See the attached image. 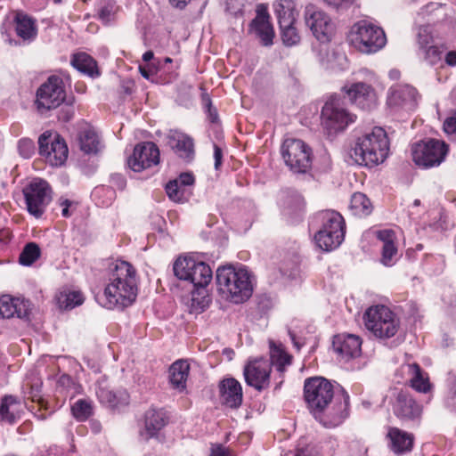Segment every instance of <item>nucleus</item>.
Returning a JSON list of instances; mask_svg holds the SVG:
<instances>
[{"mask_svg":"<svg viewBox=\"0 0 456 456\" xmlns=\"http://www.w3.org/2000/svg\"><path fill=\"white\" fill-rule=\"evenodd\" d=\"M315 242L319 248L325 251L337 248L344 240V236L336 234V232L320 230L314 236Z\"/></svg>","mask_w":456,"mask_h":456,"instance_id":"36","label":"nucleus"},{"mask_svg":"<svg viewBox=\"0 0 456 456\" xmlns=\"http://www.w3.org/2000/svg\"><path fill=\"white\" fill-rule=\"evenodd\" d=\"M71 411L76 419L85 421L93 414V407L89 401L79 399L72 405Z\"/></svg>","mask_w":456,"mask_h":456,"instance_id":"42","label":"nucleus"},{"mask_svg":"<svg viewBox=\"0 0 456 456\" xmlns=\"http://www.w3.org/2000/svg\"><path fill=\"white\" fill-rule=\"evenodd\" d=\"M305 22L318 41L326 43L331 39L334 26L324 12L316 9L314 5L306 6Z\"/></svg>","mask_w":456,"mask_h":456,"instance_id":"14","label":"nucleus"},{"mask_svg":"<svg viewBox=\"0 0 456 456\" xmlns=\"http://www.w3.org/2000/svg\"><path fill=\"white\" fill-rule=\"evenodd\" d=\"M377 238L383 243L380 262L386 266H393L398 259L396 235L393 230L385 229L377 232Z\"/></svg>","mask_w":456,"mask_h":456,"instance_id":"23","label":"nucleus"},{"mask_svg":"<svg viewBox=\"0 0 456 456\" xmlns=\"http://www.w3.org/2000/svg\"><path fill=\"white\" fill-rule=\"evenodd\" d=\"M273 9L279 26L288 27L296 23L298 12L293 0H277L273 4Z\"/></svg>","mask_w":456,"mask_h":456,"instance_id":"29","label":"nucleus"},{"mask_svg":"<svg viewBox=\"0 0 456 456\" xmlns=\"http://www.w3.org/2000/svg\"><path fill=\"white\" fill-rule=\"evenodd\" d=\"M39 154L53 167H60L68 159L65 141L57 134L45 131L38 138Z\"/></svg>","mask_w":456,"mask_h":456,"instance_id":"12","label":"nucleus"},{"mask_svg":"<svg viewBox=\"0 0 456 456\" xmlns=\"http://www.w3.org/2000/svg\"><path fill=\"white\" fill-rule=\"evenodd\" d=\"M26 387L28 389V398L33 402L40 403L42 381L39 379H35L32 381H28Z\"/></svg>","mask_w":456,"mask_h":456,"instance_id":"48","label":"nucleus"},{"mask_svg":"<svg viewBox=\"0 0 456 456\" xmlns=\"http://www.w3.org/2000/svg\"><path fill=\"white\" fill-rule=\"evenodd\" d=\"M348 40L362 53H374L382 49L387 43L384 30L365 20H361L351 28Z\"/></svg>","mask_w":456,"mask_h":456,"instance_id":"7","label":"nucleus"},{"mask_svg":"<svg viewBox=\"0 0 456 456\" xmlns=\"http://www.w3.org/2000/svg\"><path fill=\"white\" fill-rule=\"evenodd\" d=\"M444 132L456 139V112L445 119L444 123Z\"/></svg>","mask_w":456,"mask_h":456,"instance_id":"51","label":"nucleus"},{"mask_svg":"<svg viewBox=\"0 0 456 456\" xmlns=\"http://www.w3.org/2000/svg\"><path fill=\"white\" fill-rule=\"evenodd\" d=\"M389 77L393 80H396L400 77V71L397 69H392L389 71Z\"/></svg>","mask_w":456,"mask_h":456,"instance_id":"64","label":"nucleus"},{"mask_svg":"<svg viewBox=\"0 0 456 456\" xmlns=\"http://www.w3.org/2000/svg\"><path fill=\"white\" fill-rule=\"evenodd\" d=\"M322 118L325 128L336 133L354 122L355 116L347 111L341 97L332 95L322 107Z\"/></svg>","mask_w":456,"mask_h":456,"instance_id":"11","label":"nucleus"},{"mask_svg":"<svg viewBox=\"0 0 456 456\" xmlns=\"http://www.w3.org/2000/svg\"><path fill=\"white\" fill-rule=\"evenodd\" d=\"M400 370L406 376V382L415 391L427 394L432 389L428 373L422 370L419 364H403L401 366Z\"/></svg>","mask_w":456,"mask_h":456,"instance_id":"21","label":"nucleus"},{"mask_svg":"<svg viewBox=\"0 0 456 456\" xmlns=\"http://www.w3.org/2000/svg\"><path fill=\"white\" fill-rule=\"evenodd\" d=\"M175 181L183 187L184 188L185 186H190V185H192L194 183V176L191 173H183L179 175V177L177 179H175Z\"/></svg>","mask_w":456,"mask_h":456,"instance_id":"52","label":"nucleus"},{"mask_svg":"<svg viewBox=\"0 0 456 456\" xmlns=\"http://www.w3.org/2000/svg\"><path fill=\"white\" fill-rule=\"evenodd\" d=\"M185 281H190L195 288H205L212 280V270L208 265L198 261L195 268Z\"/></svg>","mask_w":456,"mask_h":456,"instance_id":"33","label":"nucleus"},{"mask_svg":"<svg viewBox=\"0 0 456 456\" xmlns=\"http://www.w3.org/2000/svg\"><path fill=\"white\" fill-rule=\"evenodd\" d=\"M295 456H316V455L314 454L313 448L307 446L303 449H297Z\"/></svg>","mask_w":456,"mask_h":456,"instance_id":"60","label":"nucleus"},{"mask_svg":"<svg viewBox=\"0 0 456 456\" xmlns=\"http://www.w3.org/2000/svg\"><path fill=\"white\" fill-rule=\"evenodd\" d=\"M198 261L190 256L179 257L174 264V273L179 280L185 281L190 277Z\"/></svg>","mask_w":456,"mask_h":456,"instance_id":"40","label":"nucleus"},{"mask_svg":"<svg viewBox=\"0 0 456 456\" xmlns=\"http://www.w3.org/2000/svg\"><path fill=\"white\" fill-rule=\"evenodd\" d=\"M304 395L311 413L325 428H335L345 419L343 411L330 407L333 385L326 379L314 377L305 381Z\"/></svg>","mask_w":456,"mask_h":456,"instance_id":"2","label":"nucleus"},{"mask_svg":"<svg viewBox=\"0 0 456 456\" xmlns=\"http://www.w3.org/2000/svg\"><path fill=\"white\" fill-rule=\"evenodd\" d=\"M387 438L391 450L396 454H403L412 449L414 437L410 433L397 428H390Z\"/></svg>","mask_w":456,"mask_h":456,"instance_id":"27","label":"nucleus"},{"mask_svg":"<svg viewBox=\"0 0 456 456\" xmlns=\"http://www.w3.org/2000/svg\"><path fill=\"white\" fill-rule=\"evenodd\" d=\"M216 279L218 292L224 298L232 303H243L253 293L251 275L243 266H221L216 270Z\"/></svg>","mask_w":456,"mask_h":456,"instance_id":"4","label":"nucleus"},{"mask_svg":"<svg viewBox=\"0 0 456 456\" xmlns=\"http://www.w3.org/2000/svg\"><path fill=\"white\" fill-rule=\"evenodd\" d=\"M445 62L450 66L456 65V52L451 51L445 54Z\"/></svg>","mask_w":456,"mask_h":456,"instance_id":"59","label":"nucleus"},{"mask_svg":"<svg viewBox=\"0 0 456 456\" xmlns=\"http://www.w3.org/2000/svg\"><path fill=\"white\" fill-rule=\"evenodd\" d=\"M328 5L336 9L347 7L353 3V0H323Z\"/></svg>","mask_w":456,"mask_h":456,"instance_id":"54","label":"nucleus"},{"mask_svg":"<svg viewBox=\"0 0 456 456\" xmlns=\"http://www.w3.org/2000/svg\"><path fill=\"white\" fill-rule=\"evenodd\" d=\"M334 351L345 361L358 357L362 351V339L353 334H339L333 338Z\"/></svg>","mask_w":456,"mask_h":456,"instance_id":"18","label":"nucleus"},{"mask_svg":"<svg viewBox=\"0 0 456 456\" xmlns=\"http://www.w3.org/2000/svg\"><path fill=\"white\" fill-rule=\"evenodd\" d=\"M79 142L81 151L87 154H95L102 147L98 134L90 129L85 130L81 134Z\"/></svg>","mask_w":456,"mask_h":456,"instance_id":"38","label":"nucleus"},{"mask_svg":"<svg viewBox=\"0 0 456 456\" xmlns=\"http://www.w3.org/2000/svg\"><path fill=\"white\" fill-rule=\"evenodd\" d=\"M282 42L287 46H293L300 42V35L295 27V24H289L288 27L279 26Z\"/></svg>","mask_w":456,"mask_h":456,"instance_id":"43","label":"nucleus"},{"mask_svg":"<svg viewBox=\"0 0 456 456\" xmlns=\"http://www.w3.org/2000/svg\"><path fill=\"white\" fill-rule=\"evenodd\" d=\"M225 4L226 10L234 15L241 13L247 0H223Z\"/></svg>","mask_w":456,"mask_h":456,"instance_id":"50","label":"nucleus"},{"mask_svg":"<svg viewBox=\"0 0 456 456\" xmlns=\"http://www.w3.org/2000/svg\"><path fill=\"white\" fill-rule=\"evenodd\" d=\"M220 399L223 404L229 408H238L242 403V387L233 378L223 379L219 385Z\"/></svg>","mask_w":456,"mask_h":456,"instance_id":"25","label":"nucleus"},{"mask_svg":"<svg viewBox=\"0 0 456 456\" xmlns=\"http://www.w3.org/2000/svg\"><path fill=\"white\" fill-rule=\"evenodd\" d=\"M202 102L206 112L208 113V118L212 123H216L218 120V114L216 109L213 107L211 99L208 94L202 95Z\"/></svg>","mask_w":456,"mask_h":456,"instance_id":"49","label":"nucleus"},{"mask_svg":"<svg viewBox=\"0 0 456 456\" xmlns=\"http://www.w3.org/2000/svg\"><path fill=\"white\" fill-rule=\"evenodd\" d=\"M64 84L61 77L51 76L37 92V107L43 113L59 107L65 100Z\"/></svg>","mask_w":456,"mask_h":456,"instance_id":"13","label":"nucleus"},{"mask_svg":"<svg viewBox=\"0 0 456 456\" xmlns=\"http://www.w3.org/2000/svg\"><path fill=\"white\" fill-rule=\"evenodd\" d=\"M281 155L291 171L305 173L312 165L311 148L302 140L288 138L281 146Z\"/></svg>","mask_w":456,"mask_h":456,"instance_id":"9","label":"nucleus"},{"mask_svg":"<svg viewBox=\"0 0 456 456\" xmlns=\"http://www.w3.org/2000/svg\"><path fill=\"white\" fill-rule=\"evenodd\" d=\"M28 212L36 218L45 214L52 201V189L43 179L35 178L23 189Z\"/></svg>","mask_w":456,"mask_h":456,"instance_id":"10","label":"nucleus"},{"mask_svg":"<svg viewBox=\"0 0 456 456\" xmlns=\"http://www.w3.org/2000/svg\"><path fill=\"white\" fill-rule=\"evenodd\" d=\"M388 151L389 142L386 131L376 126L357 138L350 156L358 165L374 167L387 159Z\"/></svg>","mask_w":456,"mask_h":456,"instance_id":"5","label":"nucleus"},{"mask_svg":"<svg viewBox=\"0 0 456 456\" xmlns=\"http://www.w3.org/2000/svg\"><path fill=\"white\" fill-rule=\"evenodd\" d=\"M19 406L20 403L14 396L5 395L0 404V422L14 424L20 419Z\"/></svg>","mask_w":456,"mask_h":456,"instance_id":"32","label":"nucleus"},{"mask_svg":"<svg viewBox=\"0 0 456 456\" xmlns=\"http://www.w3.org/2000/svg\"><path fill=\"white\" fill-rule=\"evenodd\" d=\"M73 202L68 199H60V206L62 208L61 215L64 217L70 216L71 213L69 211V208L72 206Z\"/></svg>","mask_w":456,"mask_h":456,"instance_id":"55","label":"nucleus"},{"mask_svg":"<svg viewBox=\"0 0 456 456\" xmlns=\"http://www.w3.org/2000/svg\"><path fill=\"white\" fill-rule=\"evenodd\" d=\"M166 191L169 199L172 200L173 201H183L184 188H183L175 180L170 181L166 185Z\"/></svg>","mask_w":456,"mask_h":456,"instance_id":"45","label":"nucleus"},{"mask_svg":"<svg viewBox=\"0 0 456 456\" xmlns=\"http://www.w3.org/2000/svg\"><path fill=\"white\" fill-rule=\"evenodd\" d=\"M419 95L417 90L410 85H395L391 86L387 95V105L394 111L399 110H413Z\"/></svg>","mask_w":456,"mask_h":456,"instance_id":"15","label":"nucleus"},{"mask_svg":"<svg viewBox=\"0 0 456 456\" xmlns=\"http://www.w3.org/2000/svg\"><path fill=\"white\" fill-rule=\"evenodd\" d=\"M418 44L419 51L433 45V37L429 26H422L419 28L418 32Z\"/></svg>","mask_w":456,"mask_h":456,"instance_id":"46","label":"nucleus"},{"mask_svg":"<svg viewBox=\"0 0 456 456\" xmlns=\"http://www.w3.org/2000/svg\"><path fill=\"white\" fill-rule=\"evenodd\" d=\"M128 166L134 172L157 166L159 163V150L152 142L138 143L133 155L128 159Z\"/></svg>","mask_w":456,"mask_h":456,"instance_id":"16","label":"nucleus"},{"mask_svg":"<svg viewBox=\"0 0 456 456\" xmlns=\"http://www.w3.org/2000/svg\"><path fill=\"white\" fill-rule=\"evenodd\" d=\"M108 194L110 195V201L112 200V198L114 197V191L110 188H108V187H97L94 189V192H93V195L94 197L96 196H100L101 194Z\"/></svg>","mask_w":456,"mask_h":456,"instance_id":"57","label":"nucleus"},{"mask_svg":"<svg viewBox=\"0 0 456 456\" xmlns=\"http://www.w3.org/2000/svg\"><path fill=\"white\" fill-rule=\"evenodd\" d=\"M14 21L17 35L24 40H30L37 36L36 20L22 12H17Z\"/></svg>","mask_w":456,"mask_h":456,"instance_id":"31","label":"nucleus"},{"mask_svg":"<svg viewBox=\"0 0 456 456\" xmlns=\"http://www.w3.org/2000/svg\"><path fill=\"white\" fill-rule=\"evenodd\" d=\"M365 328L376 338L387 339L394 337L400 327L396 314L384 305H371L363 314Z\"/></svg>","mask_w":456,"mask_h":456,"instance_id":"6","label":"nucleus"},{"mask_svg":"<svg viewBox=\"0 0 456 456\" xmlns=\"http://www.w3.org/2000/svg\"><path fill=\"white\" fill-rule=\"evenodd\" d=\"M350 210L356 216H365L371 213L372 205L365 194L355 192L350 200Z\"/></svg>","mask_w":456,"mask_h":456,"instance_id":"37","label":"nucleus"},{"mask_svg":"<svg viewBox=\"0 0 456 456\" xmlns=\"http://www.w3.org/2000/svg\"><path fill=\"white\" fill-rule=\"evenodd\" d=\"M191 0H169L170 4L179 9L184 8Z\"/></svg>","mask_w":456,"mask_h":456,"instance_id":"61","label":"nucleus"},{"mask_svg":"<svg viewBox=\"0 0 456 456\" xmlns=\"http://www.w3.org/2000/svg\"><path fill=\"white\" fill-rule=\"evenodd\" d=\"M71 64L78 71L90 77L99 75L96 61L86 53L74 54L71 60Z\"/></svg>","mask_w":456,"mask_h":456,"instance_id":"35","label":"nucleus"},{"mask_svg":"<svg viewBox=\"0 0 456 456\" xmlns=\"http://www.w3.org/2000/svg\"><path fill=\"white\" fill-rule=\"evenodd\" d=\"M211 456H229L222 447H217L212 451Z\"/></svg>","mask_w":456,"mask_h":456,"instance_id":"62","label":"nucleus"},{"mask_svg":"<svg viewBox=\"0 0 456 456\" xmlns=\"http://www.w3.org/2000/svg\"><path fill=\"white\" fill-rule=\"evenodd\" d=\"M349 100L363 110H370L376 107L378 98L375 90L363 82L352 84L346 88Z\"/></svg>","mask_w":456,"mask_h":456,"instance_id":"17","label":"nucleus"},{"mask_svg":"<svg viewBox=\"0 0 456 456\" xmlns=\"http://www.w3.org/2000/svg\"><path fill=\"white\" fill-rule=\"evenodd\" d=\"M40 248L34 242L28 243L21 251L19 262L22 265H31L40 256Z\"/></svg>","mask_w":456,"mask_h":456,"instance_id":"41","label":"nucleus"},{"mask_svg":"<svg viewBox=\"0 0 456 456\" xmlns=\"http://www.w3.org/2000/svg\"><path fill=\"white\" fill-rule=\"evenodd\" d=\"M322 227L321 230L336 232V234L345 236V222L343 216L336 211L327 210L322 214Z\"/></svg>","mask_w":456,"mask_h":456,"instance_id":"34","label":"nucleus"},{"mask_svg":"<svg viewBox=\"0 0 456 456\" xmlns=\"http://www.w3.org/2000/svg\"><path fill=\"white\" fill-rule=\"evenodd\" d=\"M250 27L251 31L259 37L264 45H273L274 31L266 7L264 5L257 6L256 16L252 20Z\"/></svg>","mask_w":456,"mask_h":456,"instance_id":"20","label":"nucleus"},{"mask_svg":"<svg viewBox=\"0 0 456 456\" xmlns=\"http://www.w3.org/2000/svg\"><path fill=\"white\" fill-rule=\"evenodd\" d=\"M448 153V145L436 139H428L414 143L411 147L412 160L422 167L439 166Z\"/></svg>","mask_w":456,"mask_h":456,"instance_id":"8","label":"nucleus"},{"mask_svg":"<svg viewBox=\"0 0 456 456\" xmlns=\"http://www.w3.org/2000/svg\"><path fill=\"white\" fill-rule=\"evenodd\" d=\"M56 300L60 308L72 309L83 303L84 297L79 291L63 290L56 296Z\"/></svg>","mask_w":456,"mask_h":456,"instance_id":"39","label":"nucleus"},{"mask_svg":"<svg viewBox=\"0 0 456 456\" xmlns=\"http://www.w3.org/2000/svg\"><path fill=\"white\" fill-rule=\"evenodd\" d=\"M393 411L401 419L414 420L420 417L422 408L410 394L400 391L394 402Z\"/></svg>","mask_w":456,"mask_h":456,"instance_id":"19","label":"nucleus"},{"mask_svg":"<svg viewBox=\"0 0 456 456\" xmlns=\"http://www.w3.org/2000/svg\"><path fill=\"white\" fill-rule=\"evenodd\" d=\"M290 364V356L285 353L281 345L270 341V362L264 358L249 360L244 367L243 375L246 383L258 391L266 388L270 384L272 365L283 372L285 366Z\"/></svg>","mask_w":456,"mask_h":456,"instance_id":"3","label":"nucleus"},{"mask_svg":"<svg viewBox=\"0 0 456 456\" xmlns=\"http://www.w3.org/2000/svg\"><path fill=\"white\" fill-rule=\"evenodd\" d=\"M29 302L10 295L0 297V317L2 318H25L28 315Z\"/></svg>","mask_w":456,"mask_h":456,"instance_id":"24","label":"nucleus"},{"mask_svg":"<svg viewBox=\"0 0 456 456\" xmlns=\"http://www.w3.org/2000/svg\"><path fill=\"white\" fill-rule=\"evenodd\" d=\"M190 364L185 360L175 362L169 368V382L174 389L183 392L186 388Z\"/></svg>","mask_w":456,"mask_h":456,"instance_id":"30","label":"nucleus"},{"mask_svg":"<svg viewBox=\"0 0 456 456\" xmlns=\"http://www.w3.org/2000/svg\"><path fill=\"white\" fill-rule=\"evenodd\" d=\"M191 301H192V306H194V305H195V304L197 303V304L200 305V308L201 310H203V309L205 308V306H206V305H208V299H207L205 297H203L202 301H201L200 303V302H197V298H196V297H192Z\"/></svg>","mask_w":456,"mask_h":456,"instance_id":"63","label":"nucleus"},{"mask_svg":"<svg viewBox=\"0 0 456 456\" xmlns=\"http://www.w3.org/2000/svg\"><path fill=\"white\" fill-rule=\"evenodd\" d=\"M419 52L424 56V60L428 63L430 65H436L442 61L444 48L443 46L433 45Z\"/></svg>","mask_w":456,"mask_h":456,"instance_id":"44","label":"nucleus"},{"mask_svg":"<svg viewBox=\"0 0 456 456\" xmlns=\"http://www.w3.org/2000/svg\"><path fill=\"white\" fill-rule=\"evenodd\" d=\"M20 155L24 159H29L35 152V143L31 139L22 138L18 142Z\"/></svg>","mask_w":456,"mask_h":456,"instance_id":"47","label":"nucleus"},{"mask_svg":"<svg viewBox=\"0 0 456 456\" xmlns=\"http://www.w3.org/2000/svg\"><path fill=\"white\" fill-rule=\"evenodd\" d=\"M96 395L102 404L110 408L126 405L129 402V395L126 390L118 389L113 391L103 386V383L100 381L97 383Z\"/></svg>","mask_w":456,"mask_h":456,"instance_id":"26","label":"nucleus"},{"mask_svg":"<svg viewBox=\"0 0 456 456\" xmlns=\"http://www.w3.org/2000/svg\"><path fill=\"white\" fill-rule=\"evenodd\" d=\"M167 141L180 158L188 161L193 159L194 142L191 136L177 130H171L167 135Z\"/></svg>","mask_w":456,"mask_h":456,"instance_id":"22","label":"nucleus"},{"mask_svg":"<svg viewBox=\"0 0 456 456\" xmlns=\"http://www.w3.org/2000/svg\"><path fill=\"white\" fill-rule=\"evenodd\" d=\"M222 158H223V152L222 149L216 145L214 144V159H215V168L218 169L220 166L222 165Z\"/></svg>","mask_w":456,"mask_h":456,"instance_id":"56","label":"nucleus"},{"mask_svg":"<svg viewBox=\"0 0 456 456\" xmlns=\"http://www.w3.org/2000/svg\"><path fill=\"white\" fill-rule=\"evenodd\" d=\"M110 183L119 190H123L126 185V178L120 174H113L110 176Z\"/></svg>","mask_w":456,"mask_h":456,"instance_id":"53","label":"nucleus"},{"mask_svg":"<svg viewBox=\"0 0 456 456\" xmlns=\"http://www.w3.org/2000/svg\"><path fill=\"white\" fill-rule=\"evenodd\" d=\"M137 297V273L128 262L116 260L108 268V282L104 289L102 305L108 309H123L131 305Z\"/></svg>","mask_w":456,"mask_h":456,"instance_id":"1","label":"nucleus"},{"mask_svg":"<svg viewBox=\"0 0 456 456\" xmlns=\"http://www.w3.org/2000/svg\"><path fill=\"white\" fill-rule=\"evenodd\" d=\"M99 18L105 23L109 22L111 19V10L105 6L99 12Z\"/></svg>","mask_w":456,"mask_h":456,"instance_id":"58","label":"nucleus"},{"mask_svg":"<svg viewBox=\"0 0 456 456\" xmlns=\"http://www.w3.org/2000/svg\"><path fill=\"white\" fill-rule=\"evenodd\" d=\"M167 423V417L163 410L150 409L145 413V431L142 433L146 439L154 436Z\"/></svg>","mask_w":456,"mask_h":456,"instance_id":"28","label":"nucleus"}]
</instances>
